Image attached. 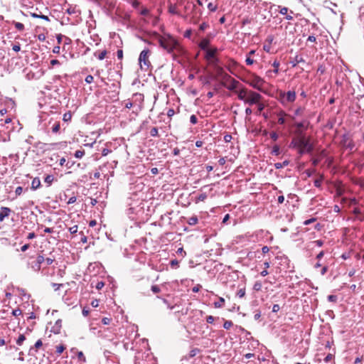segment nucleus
<instances>
[{
	"instance_id": "f257e3e1",
	"label": "nucleus",
	"mask_w": 364,
	"mask_h": 364,
	"mask_svg": "<svg viewBox=\"0 0 364 364\" xmlns=\"http://www.w3.org/2000/svg\"><path fill=\"white\" fill-rule=\"evenodd\" d=\"M296 136L292 139L289 146L296 149L300 156L311 154L314 146L311 141V138L306 136L301 130H296Z\"/></svg>"
},
{
	"instance_id": "f03ea898",
	"label": "nucleus",
	"mask_w": 364,
	"mask_h": 364,
	"mask_svg": "<svg viewBox=\"0 0 364 364\" xmlns=\"http://www.w3.org/2000/svg\"><path fill=\"white\" fill-rule=\"evenodd\" d=\"M159 43L160 46L169 53H173L174 50L181 49L178 41L171 36H168L167 37L160 36L159 38Z\"/></svg>"
},
{
	"instance_id": "7ed1b4c3",
	"label": "nucleus",
	"mask_w": 364,
	"mask_h": 364,
	"mask_svg": "<svg viewBox=\"0 0 364 364\" xmlns=\"http://www.w3.org/2000/svg\"><path fill=\"white\" fill-rule=\"evenodd\" d=\"M150 53V50L148 48L144 49L139 57V62L141 68H142V64L146 66L147 68L151 65V63L149 60V55Z\"/></svg>"
},
{
	"instance_id": "20e7f679",
	"label": "nucleus",
	"mask_w": 364,
	"mask_h": 364,
	"mask_svg": "<svg viewBox=\"0 0 364 364\" xmlns=\"http://www.w3.org/2000/svg\"><path fill=\"white\" fill-rule=\"evenodd\" d=\"M264 81L262 77L257 75H253L250 79L249 84L255 89L262 91V86L264 84Z\"/></svg>"
},
{
	"instance_id": "39448f33",
	"label": "nucleus",
	"mask_w": 364,
	"mask_h": 364,
	"mask_svg": "<svg viewBox=\"0 0 364 364\" xmlns=\"http://www.w3.org/2000/svg\"><path fill=\"white\" fill-rule=\"evenodd\" d=\"M262 99V95L256 92L249 91L248 97L245 100V103L250 105L257 104Z\"/></svg>"
},
{
	"instance_id": "423d86ee",
	"label": "nucleus",
	"mask_w": 364,
	"mask_h": 364,
	"mask_svg": "<svg viewBox=\"0 0 364 364\" xmlns=\"http://www.w3.org/2000/svg\"><path fill=\"white\" fill-rule=\"evenodd\" d=\"M281 101L283 104L286 102H293L296 100V92L294 91H288L287 93L280 94Z\"/></svg>"
},
{
	"instance_id": "0eeeda50",
	"label": "nucleus",
	"mask_w": 364,
	"mask_h": 364,
	"mask_svg": "<svg viewBox=\"0 0 364 364\" xmlns=\"http://www.w3.org/2000/svg\"><path fill=\"white\" fill-rule=\"evenodd\" d=\"M218 52V49L216 48H209L205 50V58L207 60H210V59L214 58L215 57V54Z\"/></svg>"
},
{
	"instance_id": "6e6552de",
	"label": "nucleus",
	"mask_w": 364,
	"mask_h": 364,
	"mask_svg": "<svg viewBox=\"0 0 364 364\" xmlns=\"http://www.w3.org/2000/svg\"><path fill=\"white\" fill-rule=\"evenodd\" d=\"M11 212V209L7 207H1L0 212V222H2L5 218L8 217Z\"/></svg>"
},
{
	"instance_id": "1a4fd4ad",
	"label": "nucleus",
	"mask_w": 364,
	"mask_h": 364,
	"mask_svg": "<svg viewBox=\"0 0 364 364\" xmlns=\"http://www.w3.org/2000/svg\"><path fill=\"white\" fill-rule=\"evenodd\" d=\"M249 91L247 89L244 88L237 92L238 99L240 100H243L245 102V100L247 99Z\"/></svg>"
},
{
	"instance_id": "9d476101",
	"label": "nucleus",
	"mask_w": 364,
	"mask_h": 364,
	"mask_svg": "<svg viewBox=\"0 0 364 364\" xmlns=\"http://www.w3.org/2000/svg\"><path fill=\"white\" fill-rule=\"evenodd\" d=\"M62 327V320L58 319L55 321L54 326L52 327L51 331L54 333H59Z\"/></svg>"
},
{
	"instance_id": "9b49d317",
	"label": "nucleus",
	"mask_w": 364,
	"mask_h": 364,
	"mask_svg": "<svg viewBox=\"0 0 364 364\" xmlns=\"http://www.w3.org/2000/svg\"><path fill=\"white\" fill-rule=\"evenodd\" d=\"M209 45H210V41L207 38H203L200 42L199 47L200 48L201 50L205 51L206 50L209 49L208 48Z\"/></svg>"
},
{
	"instance_id": "f8f14e48",
	"label": "nucleus",
	"mask_w": 364,
	"mask_h": 364,
	"mask_svg": "<svg viewBox=\"0 0 364 364\" xmlns=\"http://www.w3.org/2000/svg\"><path fill=\"white\" fill-rule=\"evenodd\" d=\"M41 186V181L38 177H36L33 179L31 183V189L35 191Z\"/></svg>"
},
{
	"instance_id": "ddd939ff",
	"label": "nucleus",
	"mask_w": 364,
	"mask_h": 364,
	"mask_svg": "<svg viewBox=\"0 0 364 364\" xmlns=\"http://www.w3.org/2000/svg\"><path fill=\"white\" fill-rule=\"evenodd\" d=\"M30 15L33 18H41V19H43V20L46 21H50L49 17L48 16H46V15H43V14H38L36 13L30 12Z\"/></svg>"
},
{
	"instance_id": "4468645a",
	"label": "nucleus",
	"mask_w": 364,
	"mask_h": 364,
	"mask_svg": "<svg viewBox=\"0 0 364 364\" xmlns=\"http://www.w3.org/2000/svg\"><path fill=\"white\" fill-rule=\"evenodd\" d=\"M300 63H305V60L303 58V57L299 55H296L294 61H291L293 67H295L297 64H299Z\"/></svg>"
},
{
	"instance_id": "2eb2a0df",
	"label": "nucleus",
	"mask_w": 364,
	"mask_h": 364,
	"mask_svg": "<svg viewBox=\"0 0 364 364\" xmlns=\"http://www.w3.org/2000/svg\"><path fill=\"white\" fill-rule=\"evenodd\" d=\"M239 85V82L233 78L231 79V83L230 85L228 87V89L229 90H231V91H234L236 90V88Z\"/></svg>"
},
{
	"instance_id": "dca6fc26",
	"label": "nucleus",
	"mask_w": 364,
	"mask_h": 364,
	"mask_svg": "<svg viewBox=\"0 0 364 364\" xmlns=\"http://www.w3.org/2000/svg\"><path fill=\"white\" fill-rule=\"evenodd\" d=\"M107 53V50H104L101 52H95L94 53V55L95 57H97L100 60H102L105 58Z\"/></svg>"
},
{
	"instance_id": "f3484780",
	"label": "nucleus",
	"mask_w": 364,
	"mask_h": 364,
	"mask_svg": "<svg viewBox=\"0 0 364 364\" xmlns=\"http://www.w3.org/2000/svg\"><path fill=\"white\" fill-rule=\"evenodd\" d=\"M289 164V161L288 160H285L282 163H275L274 166L276 169H280L284 166H288Z\"/></svg>"
},
{
	"instance_id": "a211bd4d",
	"label": "nucleus",
	"mask_w": 364,
	"mask_h": 364,
	"mask_svg": "<svg viewBox=\"0 0 364 364\" xmlns=\"http://www.w3.org/2000/svg\"><path fill=\"white\" fill-rule=\"evenodd\" d=\"M225 304V299L223 297H219L218 301L214 302L215 308H222Z\"/></svg>"
},
{
	"instance_id": "6ab92c4d",
	"label": "nucleus",
	"mask_w": 364,
	"mask_h": 364,
	"mask_svg": "<svg viewBox=\"0 0 364 364\" xmlns=\"http://www.w3.org/2000/svg\"><path fill=\"white\" fill-rule=\"evenodd\" d=\"M60 129V124L59 122H55L52 127V132L58 133Z\"/></svg>"
},
{
	"instance_id": "aec40b11",
	"label": "nucleus",
	"mask_w": 364,
	"mask_h": 364,
	"mask_svg": "<svg viewBox=\"0 0 364 364\" xmlns=\"http://www.w3.org/2000/svg\"><path fill=\"white\" fill-rule=\"evenodd\" d=\"M279 154H280L279 146V145L275 144L272 147V150L271 151V154L274 155V156H278Z\"/></svg>"
},
{
	"instance_id": "412c9836",
	"label": "nucleus",
	"mask_w": 364,
	"mask_h": 364,
	"mask_svg": "<svg viewBox=\"0 0 364 364\" xmlns=\"http://www.w3.org/2000/svg\"><path fill=\"white\" fill-rule=\"evenodd\" d=\"M323 179V177L322 175L320 176L318 178H316L314 181V184L316 188H320L321 186V183Z\"/></svg>"
},
{
	"instance_id": "4be33fe9",
	"label": "nucleus",
	"mask_w": 364,
	"mask_h": 364,
	"mask_svg": "<svg viewBox=\"0 0 364 364\" xmlns=\"http://www.w3.org/2000/svg\"><path fill=\"white\" fill-rule=\"evenodd\" d=\"M306 122L305 121H303V122H296L295 124V126L297 128V130H301V129H306Z\"/></svg>"
},
{
	"instance_id": "5701e85b",
	"label": "nucleus",
	"mask_w": 364,
	"mask_h": 364,
	"mask_svg": "<svg viewBox=\"0 0 364 364\" xmlns=\"http://www.w3.org/2000/svg\"><path fill=\"white\" fill-rule=\"evenodd\" d=\"M53 180H54V176L53 175H47L44 178L45 183H48V186L51 185Z\"/></svg>"
},
{
	"instance_id": "b1692460",
	"label": "nucleus",
	"mask_w": 364,
	"mask_h": 364,
	"mask_svg": "<svg viewBox=\"0 0 364 364\" xmlns=\"http://www.w3.org/2000/svg\"><path fill=\"white\" fill-rule=\"evenodd\" d=\"M45 261V258L43 255H38L36 259V262L38 264V270L41 269V264Z\"/></svg>"
},
{
	"instance_id": "393cba45",
	"label": "nucleus",
	"mask_w": 364,
	"mask_h": 364,
	"mask_svg": "<svg viewBox=\"0 0 364 364\" xmlns=\"http://www.w3.org/2000/svg\"><path fill=\"white\" fill-rule=\"evenodd\" d=\"M72 118V114L70 112H65L63 114V120L65 122H68L71 120Z\"/></svg>"
},
{
	"instance_id": "a878e982",
	"label": "nucleus",
	"mask_w": 364,
	"mask_h": 364,
	"mask_svg": "<svg viewBox=\"0 0 364 364\" xmlns=\"http://www.w3.org/2000/svg\"><path fill=\"white\" fill-rule=\"evenodd\" d=\"M198 221V218L196 216H192V217L188 218V223L190 225H194L197 224Z\"/></svg>"
},
{
	"instance_id": "bb28decb",
	"label": "nucleus",
	"mask_w": 364,
	"mask_h": 364,
	"mask_svg": "<svg viewBox=\"0 0 364 364\" xmlns=\"http://www.w3.org/2000/svg\"><path fill=\"white\" fill-rule=\"evenodd\" d=\"M14 25L15 26V28L19 31H23L24 30V25L20 22H16V21H14Z\"/></svg>"
},
{
	"instance_id": "cd10ccee",
	"label": "nucleus",
	"mask_w": 364,
	"mask_h": 364,
	"mask_svg": "<svg viewBox=\"0 0 364 364\" xmlns=\"http://www.w3.org/2000/svg\"><path fill=\"white\" fill-rule=\"evenodd\" d=\"M134 97L135 98V101H139L140 103H142L144 101V95L141 93H135L134 95Z\"/></svg>"
},
{
	"instance_id": "c85d7f7f",
	"label": "nucleus",
	"mask_w": 364,
	"mask_h": 364,
	"mask_svg": "<svg viewBox=\"0 0 364 364\" xmlns=\"http://www.w3.org/2000/svg\"><path fill=\"white\" fill-rule=\"evenodd\" d=\"M208 196L205 193H202L197 196L196 202L204 201L207 198Z\"/></svg>"
},
{
	"instance_id": "c756f323",
	"label": "nucleus",
	"mask_w": 364,
	"mask_h": 364,
	"mask_svg": "<svg viewBox=\"0 0 364 364\" xmlns=\"http://www.w3.org/2000/svg\"><path fill=\"white\" fill-rule=\"evenodd\" d=\"M26 340V337L23 334H21L19 335L17 341H16V344L18 345V346H21L22 345L23 342Z\"/></svg>"
},
{
	"instance_id": "7c9ffc66",
	"label": "nucleus",
	"mask_w": 364,
	"mask_h": 364,
	"mask_svg": "<svg viewBox=\"0 0 364 364\" xmlns=\"http://www.w3.org/2000/svg\"><path fill=\"white\" fill-rule=\"evenodd\" d=\"M85 155V150H77L75 153V156L81 159Z\"/></svg>"
},
{
	"instance_id": "2f4dec72",
	"label": "nucleus",
	"mask_w": 364,
	"mask_h": 364,
	"mask_svg": "<svg viewBox=\"0 0 364 364\" xmlns=\"http://www.w3.org/2000/svg\"><path fill=\"white\" fill-rule=\"evenodd\" d=\"M245 295V288H241L237 292V296L239 298H242Z\"/></svg>"
},
{
	"instance_id": "473e14b6",
	"label": "nucleus",
	"mask_w": 364,
	"mask_h": 364,
	"mask_svg": "<svg viewBox=\"0 0 364 364\" xmlns=\"http://www.w3.org/2000/svg\"><path fill=\"white\" fill-rule=\"evenodd\" d=\"M150 134L151 136L156 137L159 136V132L157 127H153L150 131Z\"/></svg>"
},
{
	"instance_id": "72a5a7b5",
	"label": "nucleus",
	"mask_w": 364,
	"mask_h": 364,
	"mask_svg": "<svg viewBox=\"0 0 364 364\" xmlns=\"http://www.w3.org/2000/svg\"><path fill=\"white\" fill-rule=\"evenodd\" d=\"M233 325V323L231 321H225L223 323V328L225 329L230 328Z\"/></svg>"
},
{
	"instance_id": "f704fd0d",
	"label": "nucleus",
	"mask_w": 364,
	"mask_h": 364,
	"mask_svg": "<svg viewBox=\"0 0 364 364\" xmlns=\"http://www.w3.org/2000/svg\"><path fill=\"white\" fill-rule=\"evenodd\" d=\"M208 61L213 66H217L220 63L219 59L216 56L214 58H212V59H210V60H208Z\"/></svg>"
},
{
	"instance_id": "c9c22d12",
	"label": "nucleus",
	"mask_w": 364,
	"mask_h": 364,
	"mask_svg": "<svg viewBox=\"0 0 364 364\" xmlns=\"http://www.w3.org/2000/svg\"><path fill=\"white\" fill-rule=\"evenodd\" d=\"M77 358L82 362H86L85 356L82 351L77 352Z\"/></svg>"
},
{
	"instance_id": "e433bc0d",
	"label": "nucleus",
	"mask_w": 364,
	"mask_h": 364,
	"mask_svg": "<svg viewBox=\"0 0 364 364\" xmlns=\"http://www.w3.org/2000/svg\"><path fill=\"white\" fill-rule=\"evenodd\" d=\"M65 349V347L63 345H59L56 346V353L58 354H61L64 350Z\"/></svg>"
},
{
	"instance_id": "4c0bfd02",
	"label": "nucleus",
	"mask_w": 364,
	"mask_h": 364,
	"mask_svg": "<svg viewBox=\"0 0 364 364\" xmlns=\"http://www.w3.org/2000/svg\"><path fill=\"white\" fill-rule=\"evenodd\" d=\"M42 345H43L42 341H41V339H38V340L36 342V343H35V345H34V348H39L40 347H41V346H42ZM32 350H33V347L31 348V349H30V352H31Z\"/></svg>"
},
{
	"instance_id": "58836bf2",
	"label": "nucleus",
	"mask_w": 364,
	"mask_h": 364,
	"mask_svg": "<svg viewBox=\"0 0 364 364\" xmlns=\"http://www.w3.org/2000/svg\"><path fill=\"white\" fill-rule=\"evenodd\" d=\"M198 348H193L189 352V357L193 358L196 355V354L199 352Z\"/></svg>"
},
{
	"instance_id": "ea45409f",
	"label": "nucleus",
	"mask_w": 364,
	"mask_h": 364,
	"mask_svg": "<svg viewBox=\"0 0 364 364\" xmlns=\"http://www.w3.org/2000/svg\"><path fill=\"white\" fill-rule=\"evenodd\" d=\"M178 261L177 259H172L170 262V265L172 268H177L178 267Z\"/></svg>"
},
{
	"instance_id": "a19ab883",
	"label": "nucleus",
	"mask_w": 364,
	"mask_h": 364,
	"mask_svg": "<svg viewBox=\"0 0 364 364\" xmlns=\"http://www.w3.org/2000/svg\"><path fill=\"white\" fill-rule=\"evenodd\" d=\"M338 299V297L336 295H329L328 296V301L330 302H336Z\"/></svg>"
},
{
	"instance_id": "79ce46f5",
	"label": "nucleus",
	"mask_w": 364,
	"mask_h": 364,
	"mask_svg": "<svg viewBox=\"0 0 364 364\" xmlns=\"http://www.w3.org/2000/svg\"><path fill=\"white\" fill-rule=\"evenodd\" d=\"M272 65L274 68V73H278V72H279L278 68L279 66V62L275 60V61H274Z\"/></svg>"
},
{
	"instance_id": "37998d69",
	"label": "nucleus",
	"mask_w": 364,
	"mask_h": 364,
	"mask_svg": "<svg viewBox=\"0 0 364 364\" xmlns=\"http://www.w3.org/2000/svg\"><path fill=\"white\" fill-rule=\"evenodd\" d=\"M151 289L154 294L159 293L161 291L160 287L157 285L151 286Z\"/></svg>"
},
{
	"instance_id": "c03bdc74",
	"label": "nucleus",
	"mask_w": 364,
	"mask_h": 364,
	"mask_svg": "<svg viewBox=\"0 0 364 364\" xmlns=\"http://www.w3.org/2000/svg\"><path fill=\"white\" fill-rule=\"evenodd\" d=\"M284 113H282V114H281V116H280V117H279V119H278V123H279V124H285V122H286V119H285V118L284 117Z\"/></svg>"
},
{
	"instance_id": "a18cd8bd",
	"label": "nucleus",
	"mask_w": 364,
	"mask_h": 364,
	"mask_svg": "<svg viewBox=\"0 0 364 364\" xmlns=\"http://www.w3.org/2000/svg\"><path fill=\"white\" fill-rule=\"evenodd\" d=\"M190 122L193 124H196L198 122V118L195 114H192L190 117Z\"/></svg>"
},
{
	"instance_id": "49530a36",
	"label": "nucleus",
	"mask_w": 364,
	"mask_h": 364,
	"mask_svg": "<svg viewBox=\"0 0 364 364\" xmlns=\"http://www.w3.org/2000/svg\"><path fill=\"white\" fill-rule=\"evenodd\" d=\"M208 9L210 11H216L217 9V6L213 4V3H209L208 4Z\"/></svg>"
},
{
	"instance_id": "de8ad7c7",
	"label": "nucleus",
	"mask_w": 364,
	"mask_h": 364,
	"mask_svg": "<svg viewBox=\"0 0 364 364\" xmlns=\"http://www.w3.org/2000/svg\"><path fill=\"white\" fill-rule=\"evenodd\" d=\"M77 230H78L77 225H73V227H70L69 228V232L71 234H75L77 232Z\"/></svg>"
},
{
	"instance_id": "09e8293b",
	"label": "nucleus",
	"mask_w": 364,
	"mask_h": 364,
	"mask_svg": "<svg viewBox=\"0 0 364 364\" xmlns=\"http://www.w3.org/2000/svg\"><path fill=\"white\" fill-rule=\"evenodd\" d=\"M22 314V311L20 309H16L12 311V315L14 316H20Z\"/></svg>"
},
{
	"instance_id": "8fccbe9b",
	"label": "nucleus",
	"mask_w": 364,
	"mask_h": 364,
	"mask_svg": "<svg viewBox=\"0 0 364 364\" xmlns=\"http://www.w3.org/2000/svg\"><path fill=\"white\" fill-rule=\"evenodd\" d=\"M93 76L91 75H88L86 76L85 79V81L88 83V84H90L93 81Z\"/></svg>"
},
{
	"instance_id": "3c124183",
	"label": "nucleus",
	"mask_w": 364,
	"mask_h": 364,
	"mask_svg": "<svg viewBox=\"0 0 364 364\" xmlns=\"http://www.w3.org/2000/svg\"><path fill=\"white\" fill-rule=\"evenodd\" d=\"M111 318H107V317H104L102 318V323L104 324V325H109L111 322Z\"/></svg>"
},
{
	"instance_id": "603ef678",
	"label": "nucleus",
	"mask_w": 364,
	"mask_h": 364,
	"mask_svg": "<svg viewBox=\"0 0 364 364\" xmlns=\"http://www.w3.org/2000/svg\"><path fill=\"white\" fill-rule=\"evenodd\" d=\"M208 27V24L207 23H202L200 26H199V29L200 31H205L207 28Z\"/></svg>"
},
{
	"instance_id": "864d4df0",
	"label": "nucleus",
	"mask_w": 364,
	"mask_h": 364,
	"mask_svg": "<svg viewBox=\"0 0 364 364\" xmlns=\"http://www.w3.org/2000/svg\"><path fill=\"white\" fill-rule=\"evenodd\" d=\"M279 13L282 15H287L288 12V8L287 7H280Z\"/></svg>"
},
{
	"instance_id": "5fc2aeb1",
	"label": "nucleus",
	"mask_w": 364,
	"mask_h": 364,
	"mask_svg": "<svg viewBox=\"0 0 364 364\" xmlns=\"http://www.w3.org/2000/svg\"><path fill=\"white\" fill-rule=\"evenodd\" d=\"M270 137L272 140L274 141H277L278 139V134H277V132H272L270 133Z\"/></svg>"
},
{
	"instance_id": "6e6d98bb",
	"label": "nucleus",
	"mask_w": 364,
	"mask_h": 364,
	"mask_svg": "<svg viewBox=\"0 0 364 364\" xmlns=\"http://www.w3.org/2000/svg\"><path fill=\"white\" fill-rule=\"evenodd\" d=\"M51 286L54 288L55 291H58L60 287H63V284L52 283Z\"/></svg>"
},
{
	"instance_id": "4d7b16f0",
	"label": "nucleus",
	"mask_w": 364,
	"mask_h": 364,
	"mask_svg": "<svg viewBox=\"0 0 364 364\" xmlns=\"http://www.w3.org/2000/svg\"><path fill=\"white\" fill-rule=\"evenodd\" d=\"M333 355L332 354H331V353H328L325 357L323 360H324V362L328 363V362L331 361L333 359Z\"/></svg>"
},
{
	"instance_id": "13d9d810",
	"label": "nucleus",
	"mask_w": 364,
	"mask_h": 364,
	"mask_svg": "<svg viewBox=\"0 0 364 364\" xmlns=\"http://www.w3.org/2000/svg\"><path fill=\"white\" fill-rule=\"evenodd\" d=\"M314 221H316V218H311L309 220H306L304 222V225H310L311 223H314Z\"/></svg>"
},
{
	"instance_id": "bf43d9fd",
	"label": "nucleus",
	"mask_w": 364,
	"mask_h": 364,
	"mask_svg": "<svg viewBox=\"0 0 364 364\" xmlns=\"http://www.w3.org/2000/svg\"><path fill=\"white\" fill-rule=\"evenodd\" d=\"M320 160H321V159H318V158H313V159H311L312 164H313L314 166H316L319 164Z\"/></svg>"
},
{
	"instance_id": "052dcab7",
	"label": "nucleus",
	"mask_w": 364,
	"mask_h": 364,
	"mask_svg": "<svg viewBox=\"0 0 364 364\" xmlns=\"http://www.w3.org/2000/svg\"><path fill=\"white\" fill-rule=\"evenodd\" d=\"M117 55L118 59L122 60L123 58V50L122 49H119L117 51Z\"/></svg>"
},
{
	"instance_id": "680f3d73",
	"label": "nucleus",
	"mask_w": 364,
	"mask_h": 364,
	"mask_svg": "<svg viewBox=\"0 0 364 364\" xmlns=\"http://www.w3.org/2000/svg\"><path fill=\"white\" fill-rule=\"evenodd\" d=\"M260 317H261V311L259 310H257L254 315V318H255V320H259Z\"/></svg>"
},
{
	"instance_id": "e2e57ef3",
	"label": "nucleus",
	"mask_w": 364,
	"mask_h": 364,
	"mask_svg": "<svg viewBox=\"0 0 364 364\" xmlns=\"http://www.w3.org/2000/svg\"><path fill=\"white\" fill-rule=\"evenodd\" d=\"M280 306L278 304H274L272 306V312L277 313L279 311Z\"/></svg>"
},
{
	"instance_id": "0e129e2a",
	"label": "nucleus",
	"mask_w": 364,
	"mask_h": 364,
	"mask_svg": "<svg viewBox=\"0 0 364 364\" xmlns=\"http://www.w3.org/2000/svg\"><path fill=\"white\" fill-rule=\"evenodd\" d=\"M192 35V31L191 29L186 30L184 33L185 38H190Z\"/></svg>"
},
{
	"instance_id": "69168bd1",
	"label": "nucleus",
	"mask_w": 364,
	"mask_h": 364,
	"mask_svg": "<svg viewBox=\"0 0 364 364\" xmlns=\"http://www.w3.org/2000/svg\"><path fill=\"white\" fill-rule=\"evenodd\" d=\"M214 320H215V318H214V317L213 316H208L206 317V321L208 323H213Z\"/></svg>"
},
{
	"instance_id": "338daca9",
	"label": "nucleus",
	"mask_w": 364,
	"mask_h": 364,
	"mask_svg": "<svg viewBox=\"0 0 364 364\" xmlns=\"http://www.w3.org/2000/svg\"><path fill=\"white\" fill-rule=\"evenodd\" d=\"M245 62H246L247 65H250L253 64L254 60H253V59H252L250 58V56H247L246 60H245Z\"/></svg>"
},
{
	"instance_id": "774afa93",
	"label": "nucleus",
	"mask_w": 364,
	"mask_h": 364,
	"mask_svg": "<svg viewBox=\"0 0 364 364\" xmlns=\"http://www.w3.org/2000/svg\"><path fill=\"white\" fill-rule=\"evenodd\" d=\"M22 191H23V188L21 186H18L16 188V191H15V193L17 196H19L22 193Z\"/></svg>"
}]
</instances>
